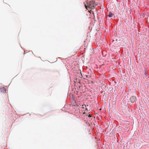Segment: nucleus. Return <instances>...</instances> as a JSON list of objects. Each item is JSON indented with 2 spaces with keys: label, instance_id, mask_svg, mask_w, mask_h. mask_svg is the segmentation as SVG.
<instances>
[{
  "label": "nucleus",
  "instance_id": "nucleus-1",
  "mask_svg": "<svg viewBox=\"0 0 149 149\" xmlns=\"http://www.w3.org/2000/svg\"><path fill=\"white\" fill-rule=\"evenodd\" d=\"M87 1L86 3L87 5L85 4V3H84L85 6L87 9V7L91 9H93L94 8L95 6L97 5L94 0H87Z\"/></svg>",
  "mask_w": 149,
  "mask_h": 149
},
{
  "label": "nucleus",
  "instance_id": "nucleus-2",
  "mask_svg": "<svg viewBox=\"0 0 149 149\" xmlns=\"http://www.w3.org/2000/svg\"><path fill=\"white\" fill-rule=\"evenodd\" d=\"M136 100V97L134 96H132L130 98V101L132 103L135 102Z\"/></svg>",
  "mask_w": 149,
  "mask_h": 149
},
{
  "label": "nucleus",
  "instance_id": "nucleus-3",
  "mask_svg": "<svg viewBox=\"0 0 149 149\" xmlns=\"http://www.w3.org/2000/svg\"><path fill=\"white\" fill-rule=\"evenodd\" d=\"M6 89L4 88H0V92L2 93H5L6 92Z\"/></svg>",
  "mask_w": 149,
  "mask_h": 149
},
{
  "label": "nucleus",
  "instance_id": "nucleus-4",
  "mask_svg": "<svg viewBox=\"0 0 149 149\" xmlns=\"http://www.w3.org/2000/svg\"><path fill=\"white\" fill-rule=\"evenodd\" d=\"M113 14L111 12H110L109 13L108 16L109 17H111L113 16Z\"/></svg>",
  "mask_w": 149,
  "mask_h": 149
},
{
  "label": "nucleus",
  "instance_id": "nucleus-5",
  "mask_svg": "<svg viewBox=\"0 0 149 149\" xmlns=\"http://www.w3.org/2000/svg\"><path fill=\"white\" fill-rule=\"evenodd\" d=\"M81 107L83 109H86L87 108H86V106L85 104L81 106Z\"/></svg>",
  "mask_w": 149,
  "mask_h": 149
},
{
  "label": "nucleus",
  "instance_id": "nucleus-6",
  "mask_svg": "<svg viewBox=\"0 0 149 149\" xmlns=\"http://www.w3.org/2000/svg\"><path fill=\"white\" fill-rule=\"evenodd\" d=\"M93 81H92V83H93Z\"/></svg>",
  "mask_w": 149,
  "mask_h": 149
}]
</instances>
